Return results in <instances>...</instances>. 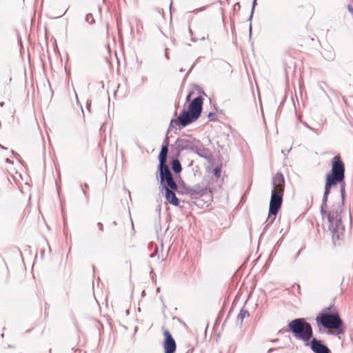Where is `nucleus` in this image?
I'll list each match as a JSON object with an SVG mask.
<instances>
[{"mask_svg": "<svg viewBox=\"0 0 353 353\" xmlns=\"http://www.w3.org/2000/svg\"><path fill=\"white\" fill-rule=\"evenodd\" d=\"M159 30H161L162 32V28L161 27H159Z\"/></svg>", "mask_w": 353, "mask_h": 353, "instance_id": "nucleus-21", "label": "nucleus"}, {"mask_svg": "<svg viewBox=\"0 0 353 353\" xmlns=\"http://www.w3.org/2000/svg\"><path fill=\"white\" fill-rule=\"evenodd\" d=\"M3 104H4V103H3V102H1V103H0V106H3Z\"/></svg>", "mask_w": 353, "mask_h": 353, "instance_id": "nucleus-20", "label": "nucleus"}, {"mask_svg": "<svg viewBox=\"0 0 353 353\" xmlns=\"http://www.w3.org/2000/svg\"><path fill=\"white\" fill-rule=\"evenodd\" d=\"M316 321L317 323L327 329H338L342 325V320L338 314H321L316 317Z\"/></svg>", "mask_w": 353, "mask_h": 353, "instance_id": "nucleus-5", "label": "nucleus"}, {"mask_svg": "<svg viewBox=\"0 0 353 353\" xmlns=\"http://www.w3.org/2000/svg\"><path fill=\"white\" fill-rule=\"evenodd\" d=\"M173 190H171L170 188H165V199L170 203L177 206L179 205V201Z\"/></svg>", "mask_w": 353, "mask_h": 353, "instance_id": "nucleus-11", "label": "nucleus"}, {"mask_svg": "<svg viewBox=\"0 0 353 353\" xmlns=\"http://www.w3.org/2000/svg\"><path fill=\"white\" fill-rule=\"evenodd\" d=\"M345 165L339 155L335 156L332 160L331 173L326 176L325 199L330 193V188L337 183L343 181L345 177Z\"/></svg>", "mask_w": 353, "mask_h": 353, "instance_id": "nucleus-2", "label": "nucleus"}, {"mask_svg": "<svg viewBox=\"0 0 353 353\" xmlns=\"http://www.w3.org/2000/svg\"><path fill=\"white\" fill-rule=\"evenodd\" d=\"M272 185L268 219L274 221L281 207L285 190V179L281 173L278 172L273 176Z\"/></svg>", "mask_w": 353, "mask_h": 353, "instance_id": "nucleus-1", "label": "nucleus"}, {"mask_svg": "<svg viewBox=\"0 0 353 353\" xmlns=\"http://www.w3.org/2000/svg\"><path fill=\"white\" fill-rule=\"evenodd\" d=\"M209 121H214L217 120V115L214 112H210L208 115Z\"/></svg>", "mask_w": 353, "mask_h": 353, "instance_id": "nucleus-15", "label": "nucleus"}, {"mask_svg": "<svg viewBox=\"0 0 353 353\" xmlns=\"http://www.w3.org/2000/svg\"><path fill=\"white\" fill-rule=\"evenodd\" d=\"M159 170L160 172L161 183L165 181L167 184L166 188H170L171 190H177L178 186L173 179L172 174L170 171L168 166L163 167L162 169L159 168Z\"/></svg>", "mask_w": 353, "mask_h": 353, "instance_id": "nucleus-7", "label": "nucleus"}, {"mask_svg": "<svg viewBox=\"0 0 353 353\" xmlns=\"http://www.w3.org/2000/svg\"><path fill=\"white\" fill-rule=\"evenodd\" d=\"M342 208V204L338 202L333 204L328 211L327 216L330 223L329 229L332 232H334L341 224Z\"/></svg>", "mask_w": 353, "mask_h": 353, "instance_id": "nucleus-6", "label": "nucleus"}, {"mask_svg": "<svg viewBox=\"0 0 353 353\" xmlns=\"http://www.w3.org/2000/svg\"><path fill=\"white\" fill-rule=\"evenodd\" d=\"M168 153V143L166 142L161 147V150L159 154V168L162 169V168L168 166L166 164L167 162V156Z\"/></svg>", "mask_w": 353, "mask_h": 353, "instance_id": "nucleus-10", "label": "nucleus"}, {"mask_svg": "<svg viewBox=\"0 0 353 353\" xmlns=\"http://www.w3.org/2000/svg\"><path fill=\"white\" fill-rule=\"evenodd\" d=\"M348 9L351 12H353V9L350 6L348 7Z\"/></svg>", "mask_w": 353, "mask_h": 353, "instance_id": "nucleus-19", "label": "nucleus"}, {"mask_svg": "<svg viewBox=\"0 0 353 353\" xmlns=\"http://www.w3.org/2000/svg\"><path fill=\"white\" fill-rule=\"evenodd\" d=\"M214 174L216 176V178H220L221 174V167H216L214 170Z\"/></svg>", "mask_w": 353, "mask_h": 353, "instance_id": "nucleus-16", "label": "nucleus"}, {"mask_svg": "<svg viewBox=\"0 0 353 353\" xmlns=\"http://www.w3.org/2000/svg\"><path fill=\"white\" fill-rule=\"evenodd\" d=\"M321 213L323 215L326 214V212L324 210L323 207H321Z\"/></svg>", "mask_w": 353, "mask_h": 353, "instance_id": "nucleus-17", "label": "nucleus"}, {"mask_svg": "<svg viewBox=\"0 0 353 353\" xmlns=\"http://www.w3.org/2000/svg\"><path fill=\"white\" fill-rule=\"evenodd\" d=\"M310 346L314 353H330L329 348L316 339L312 340Z\"/></svg>", "mask_w": 353, "mask_h": 353, "instance_id": "nucleus-9", "label": "nucleus"}, {"mask_svg": "<svg viewBox=\"0 0 353 353\" xmlns=\"http://www.w3.org/2000/svg\"><path fill=\"white\" fill-rule=\"evenodd\" d=\"M163 333L164 336L163 348L165 353H174L176 345L172 334L167 329H164Z\"/></svg>", "mask_w": 353, "mask_h": 353, "instance_id": "nucleus-8", "label": "nucleus"}, {"mask_svg": "<svg viewBox=\"0 0 353 353\" xmlns=\"http://www.w3.org/2000/svg\"><path fill=\"white\" fill-rule=\"evenodd\" d=\"M288 327L294 336L303 341L307 342L312 337V326L304 319H296L290 321Z\"/></svg>", "mask_w": 353, "mask_h": 353, "instance_id": "nucleus-4", "label": "nucleus"}, {"mask_svg": "<svg viewBox=\"0 0 353 353\" xmlns=\"http://www.w3.org/2000/svg\"><path fill=\"white\" fill-rule=\"evenodd\" d=\"M171 165L172 170L175 173H179L182 170L181 163L178 159H174L171 163Z\"/></svg>", "mask_w": 353, "mask_h": 353, "instance_id": "nucleus-12", "label": "nucleus"}, {"mask_svg": "<svg viewBox=\"0 0 353 353\" xmlns=\"http://www.w3.org/2000/svg\"><path fill=\"white\" fill-rule=\"evenodd\" d=\"M85 20L90 24H93L95 21L93 15L90 13L86 15Z\"/></svg>", "mask_w": 353, "mask_h": 353, "instance_id": "nucleus-14", "label": "nucleus"}, {"mask_svg": "<svg viewBox=\"0 0 353 353\" xmlns=\"http://www.w3.org/2000/svg\"><path fill=\"white\" fill-rule=\"evenodd\" d=\"M190 97H191V93H190L188 94V96L187 97V101H190Z\"/></svg>", "mask_w": 353, "mask_h": 353, "instance_id": "nucleus-18", "label": "nucleus"}, {"mask_svg": "<svg viewBox=\"0 0 353 353\" xmlns=\"http://www.w3.org/2000/svg\"><path fill=\"white\" fill-rule=\"evenodd\" d=\"M203 98L198 97L189 105L188 110H183L178 119L183 126L196 121L201 115L202 111Z\"/></svg>", "mask_w": 353, "mask_h": 353, "instance_id": "nucleus-3", "label": "nucleus"}, {"mask_svg": "<svg viewBox=\"0 0 353 353\" xmlns=\"http://www.w3.org/2000/svg\"><path fill=\"white\" fill-rule=\"evenodd\" d=\"M250 314L247 310L241 309L239 314L237 316V319L240 320L241 323H242L243 319L248 318Z\"/></svg>", "mask_w": 353, "mask_h": 353, "instance_id": "nucleus-13", "label": "nucleus"}]
</instances>
